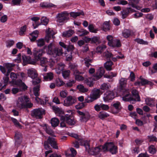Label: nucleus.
<instances>
[{"label":"nucleus","instance_id":"obj_1","mask_svg":"<svg viewBox=\"0 0 157 157\" xmlns=\"http://www.w3.org/2000/svg\"><path fill=\"white\" fill-rule=\"evenodd\" d=\"M84 146L88 152L92 155H96L101 151H109L112 154H116L117 152V147L113 142L106 143L103 145H101L94 148H90L89 142L86 141L84 144Z\"/></svg>","mask_w":157,"mask_h":157},{"label":"nucleus","instance_id":"obj_2","mask_svg":"<svg viewBox=\"0 0 157 157\" xmlns=\"http://www.w3.org/2000/svg\"><path fill=\"white\" fill-rule=\"evenodd\" d=\"M47 53L55 58V59L57 61L59 59V56H61L63 52L62 49L61 47L54 48V44L53 43H50L47 47Z\"/></svg>","mask_w":157,"mask_h":157},{"label":"nucleus","instance_id":"obj_3","mask_svg":"<svg viewBox=\"0 0 157 157\" xmlns=\"http://www.w3.org/2000/svg\"><path fill=\"white\" fill-rule=\"evenodd\" d=\"M29 101V99L26 96H21L18 98L17 106L20 109L31 108L33 106V104L30 102L28 103Z\"/></svg>","mask_w":157,"mask_h":157},{"label":"nucleus","instance_id":"obj_4","mask_svg":"<svg viewBox=\"0 0 157 157\" xmlns=\"http://www.w3.org/2000/svg\"><path fill=\"white\" fill-rule=\"evenodd\" d=\"M60 120L61 121L60 123V126L62 127L66 126V123L70 125H74L75 123L73 118L68 115L62 116L60 118Z\"/></svg>","mask_w":157,"mask_h":157},{"label":"nucleus","instance_id":"obj_5","mask_svg":"<svg viewBox=\"0 0 157 157\" xmlns=\"http://www.w3.org/2000/svg\"><path fill=\"white\" fill-rule=\"evenodd\" d=\"M105 72L104 68L103 67H100L97 70L96 75L92 77V80L90 78L86 79L85 80V83L88 85H90L89 83H91L94 80H97L100 78L104 75Z\"/></svg>","mask_w":157,"mask_h":157},{"label":"nucleus","instance_id":"obj_6","mask_svg":"<svg viewBox=\"0 0 157 157\" xmlns=\"http://www.w3.org/2000/svg\"><path fill=\"white\" fill-rule=\"evenodd\" d=\"M45 53L43 49H38L36 48H34L33 50V55L34 56V60L31 63L34 64L36 62L38 61L40 57Z\"/></svg>","mask_w":157,"mask_h":157},{"label":"nucleus","instance_id":"obj_7","mask_svg":"<svg viewBox=\"0 0 157 157\" xmlns=\"http://www.w3.org/2000/svg\"><path fill=\"white\" fill-rule=\"evenodd\" d=\"M14 66V64L10 63H5L3 66H0V70L3 74L7 73V75H9L10 73L12 71L13 67Z\"/></svg>","mask_w":157,"mask_h":157},{"label":"nucleus","instance_id":"obj_8","mask_svg":"<svg viewBox=\"0 0 157 157\" xmlns=\"http://www.w3.org/2000/svg\"><path fill=\"white\" fill-rule=\"evenodd\" d=\"M69 13L66 11L59 13L56 16L57 21L59 23L63 22L69 19Z\"/></svg>","mask_w":157,"mask_h":157},{"label":"nucleus","instance_id":"obj_9","mask_svg":"<svg viewBox=\"0 0 157 157\" xmlns=\"http://www.w3.org/2000/svg\"><path fill=\"white\" fill-rule=\"evenodd\" d=\"M45 110L43 109L39 108L33 110L31 113L32 116L35 117L36 118L40 119L42 116L45 114Z\"/></svg>","mask_w":157,"mask_h":157},{"label":"nucleus","instance_id":"obj_10","mask_svg":"<svg viewBox=\"0 0 157 157\" xmlns=\"http://www.w3.org/2000/svg\"><path fill=\"white\" fill-rule=\"evenodd\" d=\"M77 112L80 115V121L82 122H86L90 118V115L88 112L83 113L79 111H77Z\"/></svg>","mask_w":157,"mask_h":157},{"label":"nucleus","instance_id":"obj_11","mask_svg":"<svg viewBox=\"0 0 157 157\" xmlns=\"http://www.w3.org/2000/svg\"><path fill=\"white\" fill-rule=\"evenodd\" d=\"M76 101L75 98L71 96H68L65 100L64 101V105L68 106L74 104Z\"/></svg>","mask_w":157,"mask_h":157},{"label":"nucleus","instance_id":"obj_12","mask_svg":"<svg viewBox=\"0 0 157 157\" xmlns=\"http://www.w3.org/2000/svg\"><path fill=\"white\" fill-rule=\"evenodd\" d=\"M115 97L114 94L112 91H107L104 94L103 98V101L106 102L110 100H112Z\"/></svg>","mask_w":157,"mask_h":157},{"label":"nucleus","instance_id":"obj_13","mask_svg":"<svg viewBox=\"0 0 157 157\" xmlns=\"http://www.w3.org/2000/svg\"><path fill=\"white\" fill-rule=\"evenodd\" d=\"M122 95L123 96L122 99L125 101H132V100H133V98L131 95L128 90H125V91L124 92Z\"/></svg>","mask_w":157,"mask_h":157},{"label":"nucleus","instance_id":"obj_14","mask_svg":"<svg viewBox=\"0 0 157 157\" xmlns=\"http://www.w3.org/2000/svg\"><path fill=\"white\" fill-rule=\"evenodd\" d=\"M102 93L100 89H94L92 91L90 95L92 96L93 99L96 100L100 97Z\"/></svg>","mask_w":157,"mask_h":157},{"label":"nucleus","instance_id":"obj_15","mask_svg":"<svg viewBox=\"0 0 157 157\" xmlns=\"http://www.w3.org/2000/svg\"><path fill=\"white\" fill-rule=\"evenodd\" d=\"M15 145L18 147L21 142L22 136L21 134L19 132H17L15 134L14 137Z\"/></svg>","mask_w":157,"mask_h":157},{"label":"nucleus","instance_id":"obj_16","mask_svg":"<svg viewBox=\"0 0 157 157\" xmlns=\"http://www.w3.org/2000/svg\"><path fill=\"white\" fill-rule=\"evenodd\" d=\"M71 136L74 137L77 140H78L80 145L84 146V144L85 143L86 141H85L82 138L81 136H78L75 133H71L69 135Z\"/></svg>","mask_w":157,"mask_h":157},{"label":"nucleus","instance_id":"obj_17","mask_svg":"<svg viewBox=\"0 0 157 157\" xmlns=\"http://www.w3.org/2000/svg\"><path fill=\"white\" fill-rule=\"evenodd\" d=\"M53 148L58 149V147L57 146L56 142L54 138L49 137L47 140H46Z\"/></svg>","mask_w":157,"mask_h":157},{"label":"nucleus","instance_id":"obj_18","mask_svg":"<svg viewBox=\"0 0 157 157\" xmlns=\"http://www.w3.org/2000/svg\"><path fill=\"white\" fill-rule=\"evenodd\" d=\"M27 73L28 76L33 79L36 78L37 77V72L34 69L31 68L29 69Z\"/></svg>","mask_w":157,"mask_h":157},{"label":"nucleus","instance_id":"obj_19","mask_svg":"<svg viewBox=\"0 0 157 157\" xmlns=\"http://www.w3.org/2000/svg\"><path fill=\"white\" fill-rule=\"evenodd\" d=\"M65 65L63 63H58L56 66L55 71L58 74H59L64 70Z\"/></svg>","mask_w":157,"mask_h":157},{"label":"nucleus","instance_id":"obj_20","mask_svg":"<svg viewBox=\"0 0 157 157\" xmlns=\"http://www.w3.org/2000/svg\"><path fill=\"white\" fill-rule=\"evenodd\" d=\"M132 97L133 98V100H132V101H140V96L139 95L138 92L136 90H132Z\"/></svg>","mask_w":157,"mask_h":157},{"label":"nucleus","instance_id":"obj_21","mask_svg":"<svg viewBox=\"0 0 157 157\" xmlns=\"http://www.w3.org/2000/svg\"><path fill=\"white\" fill-rule=\"evenodd\" d=\"M14 84L18 86L19 87H22L24 90L27 89V86L21 80H17L13 81Z\"/></svg>","mask_w":157,"mask_h":157},{"label":"nucleus","instance_id":"obj_22","mask_svg":"<svg viewBox=\"0 0 157 157\" xmlns=\"http://www.w3.org/2000/svg\"><path fill=\"white\" fill-rule=\"evenodd\" d=\"M78 67L77 65L75 63L71 64L69 66L70 69L74 72V74H81V73L77 69Z\"/></svg>","mask_w":157,"mask_h":157},{"label":"nucleus","instance_id":"obj_23","mask_svg":"<svg viewBox=\"0 0 157 157\" xmlns=\"http://www.w3.org/2000/svg\"><path fill=\"white\" fill-rule=\"evenodd\" d=\"M132 33V31L128 29H125L122 32V36L125 38L129 37Z\"/></svg>","mask_w":157,"mask_h":157},{"label":"nucleus","instance_id":"obj_24","mask_svg":"<svg viewBox=\"0 0 157 157\" xmlns=\"http://www.w3.org/2000/svg\"><path fill=\"white\" fill-rule=\"evenodd\" d=\"M113 64V63L111 61H107L104 64V67L107 71H111L112 70V66Z\"/></svg>","mask_w":157,"mask_h":157},{"label":"nucleus","instance_id":"obj_25","mask_svg":"<svg viewBox=\"0 0 157 157\" xmlns=\"http://www.w3.org/2000/svg\"><path fill=\"white\" fill-rule=\"evenodd\" d=\"M112 43H110V46L113 47H119L121 46L120 41L119 40H115L113 41Z\"/></svg>","mask_w":157,"mask_h":157},{"label":"nucleus","instance_id":"obj_26","mask_svg":"<svg viewBox=\"0 0 157 157\" xmlns=\"http://www.w3.org/2000/svg\"><path fill=\"white\" fill-rule=\"evenodd\" d=\"M53 78V74L52 72H50L47 73L44 76V80L47 81L51 80Z\"/></svg>","mask_w":157,"mask_h":157},{"label":"nucleus","instance_id":"obj_27","mask_svg":"<svg viewBox=\"0 0 157 157\" xmlns=\"http://www.w3.org/2000/svg\"><path fill=\"white\" fill-rule=\"evenodd\" d=\"M40 6L43 8H48L53 7H56L54 4L48 2H43L40 4Z\"/></svg>","mask_w":157,"mask_h":157},{"label":"nucleus","instance_id":"obj_28","mask_svg":"<svg viewBox=\"0 0 157 157\" xmlns=\"http://www.w3.org/2000/svg\"><path fill=\"white\" fill-rule=\"evenodd\" d=\"M51 122L52 126L56 127L58 125L59 121L58 118L54 117L51 119Z\"/></svg>","mask_w":157,"mask_h":157},{"label":"nucleus","instance_id":"obj_29","mask_svg":"<svg viewBox=\"0 0 157 157\" xmlns=\"http://www.w3.org/2000/svg\"><path fill=\"white\" fill-rule=\"evenodd\" d=\"M44 129L47 133L52 136H53L54 132L53 131L47 124H45L44 126Z\"/></svg>","mask_w":157,"mask_h":157},{"label":"nucleus","instance_id":"obj_30","mask_svg":"<svg viewBox=\"0 0 157 157\" xmlns=\"http://www.w3.org/2000/svg\"><path fill=\"white\" fill-rule=\"evenodd\" d=\"M73 30L71 29L63 32L62 36L63 37H69L71 36L74 33Z\"/></svg>","mask_w":157,"mask_h":157},{"label":"nucleus","instance_id":"obj_31","mask_svg":"<svg viewBox=\"0 0 157 157\" xmlns=\"http://www.w3.org/2000/svg\"><path fill=\"white\" fill-rule=\"evenodd\" d=\"M70 14L71 17H72L74 18H75L81 15H84V13L83 11L77 12H72L70 13Z\"/></svg>","mask_w":157,"mask_h":157},{"label":"nucleus","instance_id":"obj_32","mask_svg":"<svg viewBox=\"0 0 157 157\" xmlns=\"http://www.w3.org/2000/svg\"><path fill=\"white\" fill-rule=\"evenodd\" d=\"M22 58L23 62L24 63H28L32 64L31 63L33 62V61H30L31 58L29 56H27L25 55H23L22 56Z\"/></svg>","mask_w":157,"mask_h":157},{"label":"nucleus","instance_id":"obj_33","mask_svg":"<svg viewBox=\"0 0 157 157\" xmlns=\"http://www.w3.org/2000/svg\"><path fill=\"white\" fill-rule=\"evenodd\" d=\"M127 79L125 78H121L119 81V83L121 86L123 88L125 87L127 84Z\"/></svg>","mask_w":157,"mask_h":157},{"label":"nucleus","instance_id":"obj_34","mask_svg":"<svg viewBox=\"0 0 157 157\" xmlns=\"http://www.w3.org/2000/svg\"><path fill=\"white\" fill-rule=\"evenodd\" d=\"M31 19L32 21H33L35 22L36 26H34V24H33V26L34 29H36V28L39 25H40V23H38L36 21L40 19V17H34L31 18Z\"/></svg>","mask_w":157,"mask_h":157},{"label":"nucleus","instance_id":"obj_35","mask_svg":"<svg viewBox=\"0 0 157 157\" xmlns=\"http://www.w3.org/2000/svg\"><path fill=\"white\" fill-rule=\"evenodd\" d=\"M129 13V10L128 9L123 10L121 12L122 18L124 19L126 18L128 16Z\"/></svg>","mask_w":157,"mask_h":157},{"label":"nucleus","instance_id":"obj_36","mask_svg":"<svg viewBox=\"0 0 157 157\" xmlns=\"http://www.w3.org/2000/svg\"><path fill=\"white\" fill-rule=\"evenodd\" d=\"M109 22V21H105L104 23L102 25V28L104 31H106L109 30L110 25Z\"/></svg>","mask_w":157,"mask_h":157},{"label":"nucleus","instance_id":"obj_37","mask_svg":"<svg viewBox=\"0 0 157 157\" xmlns=\"http://www.w3.org/2000/svg\"><path fill=\"white\" fill-rule=\"evenodd\" d=\"M40 85H38L33 88V93L34 95L36 97H37L39 95V91L40 90Z\"/></svg>","mask_w":157,"mask_h":157},{"label":"nucleus","instance_id":"obj_38","mask_svg":"<svg viewBox=\"0 0 157 157\" xmlns=\"http://www.w3.org/2000/svg\"><path fill=\"white\" fill-rule=\"evenodd\" d=\"M109 116V115L105 112H100L98 114V117L101 119H103Z\"/></svg>","mask_w":157,"mask_h":157},{"label":"nucleus","instance_id":"obj_39","mask_svg":"<svg viewBox=\"0 0 157 157\" xmlns=\"http://www.w3.org/2000/svg\"><path fill=\"white\" fill-rule=\"evenodd\" d=\"M77 88L81 92L85 93L88 91V89L84 87L82 85H79L77 86Z\"/></svg>","mask_w":157,"mask_h":157},{"label":"nucleus","instance_id":"obj_40","mask_svg":"<svg viewBox=\"0 0 157 157\" xmlns=\"http://www.w3.org/2000/svg\"><path fill=\"white\" fill-rule=\"evenodd\" d=\"M113 56V54L108 51H106L103 53V57L107 59H110Z\"/></svg>","mask_w":157,"mask_h":157},{"label":"nucleus","instance_id":"obj_41","mask_svg":"<svg viewBox=\"0 0 157 157\" xmlns=\"http://www.w3.org/2000/svg\"><path fill=\"white\" fill-rule=\"evenodd\" d=\"M40 64L43 67H45L46 64L48 62L47 59L45 57H42L40 58Z\"/></svg>","mask_w":157,"mask_h":157},{"label":"nucleus","instance_id":"obj_42","mask_svg":"<svg viewBox=\"0 0 157 157\" xmlns=\"http://www.w3.org/2000/svg\"><path fill=\"white\" fill-rule=\"evenodd\" d=\"M4 74L5 75V77H4L3 78L4 84L3 85V86L2 87L1 89H3L6 87V86L8 83L9 80V78L8 77L9 75H7V73H6V74Z\"/></svg>","mask_w":157,"mask_h":157},{"label":"nucleus","instance_id":"obj_43","mask_svg":"<svg viewBox=\"0 0 157 157\" xmlns=\"http://www.w3.org/2000/svg\"><path fill=\"white\" fill-rule=\"evenodd\" d=\"M110 87V86L109 84L104 83L101 85L100 88L102 90H106L109 89Z\"/></svg>","mask_w":157,"mask_h":157},{"label":"nucleus","instance_id":"obj_44","mask_svg":"<svg viewBox=\"0 0 157 157\" xmlns=\"http://www.w3.org/2000/svg\"><path fill=\"white\" fill-rule=\"evenodd\" d=\"M64 84V82L59 78H57L56 80V84L57 86H61Z\"/></svg>","mask_w":157,"mask_h":157},{"label":"nucleus","instance_id":"obj_45","mask_svg":"<svg viewBox=\"0 0 157 157\" xmlns=\"http://www.w3.org/2000/svg\"><path fill=\"white\" fill-rule=\"evenodd\" d=\"M154 101V99L150 98H147L145 99L146 104L150 106H152V105Z\"/></svg>","mask_w":157,"mask_h":157},{"label":"nucleus","instance_id":"obj_46","mask_svg":"<svg viewBox=\"0 0 157 157\" xmlns=\"http://www.w3.org/2000/svg\"><path fill=\"white\" fill-rule=\"evenodd\" d=\"M135 40L137 43L140 44L144 45H147L148 44V42L147 41H144L142 39L138 38L135 39Z\"/></svg>","mask_w":157,"mask_h":157},{"label":"nucleus","instance_id":"obj_47","mask_svg":"<svg viewBox=\"0 0 157 157\" xmlns=\"http://www.w3.org/2000/svg\"><path fill=\"white\" fill-rule=\"evenodd\" d=\"M99 42L100 38L99 36H94L91 38V43H99Z\"/></svg>","mask_w":157,"mask_h":157},{"label":"nucleus","instance_id":"obj_48","mask_svg":"<svg viewBox=\"0 0 157 157\" xmlns=\"http://www.w3.org/2000/svg\"><path fill=\"white\" fill-rule=\"evenodd\" d=\"M106 48L105 45H102L96 48V51L97 52H102L104 49Z\"/></svg>","mask_w":157,"mask_h":157},{"label":"nucleus","instance_id":"obj_49","mask_svg":"<svg viewBox=\"0 0 157 157\" xmlns=\"http://www.w3.org/2000/svg\"><path fill=\"white\" fill-rule=\"evenodd\" d=\"M37 42V46L38 47H41L44 45L45 42L43 39H40L36 41Z\"/></svg>","mask_w":157,"mask_h":157},{"label":"nucleus","instance_id":"obj_50","mask_svg":"<svg viewBox=\"0 0 157 157\" xmlns=\"http://www.w3.org/2000/svg\"><path fill=\"white\" fill-rule=\"evenodd\" d=\"M149 152L152 154H154L156 152V150L155 147L154 145H151L148 147Z\"/></svg>","mask_w":157,"mask_h":157},{"label":"nucleus","instance_id":"obj_51","mask_svg":"<svg viewBox=\"0 0 157 157\" xmlns=\"http://www.w3.org/2000/svg\"><path fill=\"white\" fill-rule=\"evenodd\" d=\"M48 20L46 17H43L41 19V23L44 25H46L48 23Z\"/></svg>","mask_w":157,"mask_h":157},{"label":"nucleus","instance_id":"obj_52","mask_svg":"<svg viewBox=\"0 0 157 157\" xmlns=\"http://www.w3.org/2000/svg\"><path fill=\"white\" fill-rule=\"evenodd\" d=\"M46 34L49 35L51 36H52V38H53V36L55 34V33L51 29L49 28L46 31Z\"/></svg>","mask_w":157,"mask_h":157},{"label":"nucleus","instance_id":"obj_53","mask_svg":"<svg viewBox=\"0 0 157 157\" xmlns=\"http://www.w3.org/2000/svg\"><path fill=\"white\" fill-rule=\"evenodd\" d=\"M70 71L69 70H66L62 71V75L63 78H67L69 75Z\"/></svg>","mask_w":157,"mask_h":157},{"label":"nucleus","instance_id":"obj_54","mask_svg":"<svg viewBox=\"0 0 157 157\" xmlns=\"http://www.w3.org/2000/svg\"><path fill=\"white\" fill-rule=\"evenodd\" d=\"M112 105L116 109H119L121 105L119 101H117L113 102L112 104Z\"/></svg>","mask_w":157,"mask_h":157},{"label":"nucleus","instance_id":"obj_55","mask_svg":"<svg viewBox=\"0 0 157 157\" xmlns=\"http://www.w3.org/2000/svg\"><path fill=\"white\" fill-rule=\"evenodd\" d=\"M117 75L116 73H114L113 72H110L109 75H105L104 77L107 78H112L113 77H115Z\"/></svg>","mask_w":157,"mask_h":157},{"label":"nucleus","instance_id":"obj_56","mask_svg":"<svg viewBox=\"0 0 157 157\" xmlns=\"http://www.w3.org/2000/svg\"><path fill=\"white\" fill-rule=\"evenodd\" d=\"M94 100H95V99H93L92 96L90 94V97H88L87 98L85 99V101L86 103H90Z\"/></svg>","mask_w":157,"mask_h":157},{"label":"nucleus","instance_id":"obj_57","mask_svg":"<svg viewBox=\"0 0 157 157\" xmlns=\"http://www.w3.org/2000/svg\"><path fill=\"white\" fill-rule=\"evenodd\" d=\"M23 0H12V4L14 6L20 5Z\"/></svg>","mask_w":157,"mask_h":157},{"label":"nucleus","instance_id":"obj_58","mask_svg":"<svg viewBox=\"0 0 157 157\" xmlns=\"http://www.w3.org/2000/svg\"><path fill=\"white\" fill-rule=\"evenodd\" d=\"M60 96L62 98H65L67 95V92L66 90H62L60 92Z\"/></svg>","mask_w":157,"mask_h":157},{"label":"nucleus","instance_id":"obj_59","mask_svg":"<svg viewBox=\"0 0 157 157\" xmlns=\"http://www.w3.org/2000/svg\"><path fill=\"white\" fill-rule=\"evenodd\" d=\"M79 74H74L76 80L79 81H83L84 79V78L82 76L79 75Z\"/></svg>","mask_w":157,"mask_h":157},{"label":"nucleus","instance_id":"obj_60","mask_svg":"<svg viewBox=\"0 0 157 157\" xmlns=\"http://www.w3.org/2000/svg\"><path fill=\"white\" fill-rule=\"evenodd\" d=\"M26 26L25 25H24L21 27L20 29V31L19 32V35H22L24 34V33L26 31Z\"/></svg>","mask_w":157,"mask_h":157},{"label":"nucleus","instance_id":"obj_61","mask_svg":"<svg viewBox=\"0 0 157 157\" xmlns=\"http://www.w3.org/2000/svg\"><path fill=\"white\" fill-rule=\"evenodd\" d=\"M11 120L13 121V122L14 124V125L16 127H21V125H20V123L18 122V121L17 119H15L14 118L12 117L11 118Z\"/></svg>","mask_w":157,"mask_h":157},{"label":"nucleus","instance_id":"obj_62","mask_svg":"<svg viewBox=\"0 0 157 157\" xmlns=\"http://www.w3.org/2000/svg\"><path fill=\"white\" fill-rule=\"evenodd\" d=\"M88 29L92 33H96L98 31L97 29H94L93 25L92 24H90L89 25Z\"/></svg>","mask_w":157,"mask_h":157},{"label":"nucleus","instance_id":"obj_63","mask_svg":"<svg viewBox=\"0 0 157 157\" xmlns=\"http://www.w3.org/2000/svg\"><path fill=\"white\" fill-rule=\"evenodd\" d=\"M101 109L104 110H107L109 108L108 105L102 103L101 104Z\"/></svg>","mask_w":157,"mask_h":157},{"label":"nucleus","instance_id":"obj_64","mask_svg":"<svg viewBox=\"0 0 157 157\" xmlns=\"http://www.w3.org/2000/svg\"><path fill=\"white\" fill-rule=\"evenodd\" d=\"M75 82V81L73 80H70L65 84V86L66 87H71L73 86Z\"/></svg>","mask_w":157,"mask_h":157}]
</instances>
